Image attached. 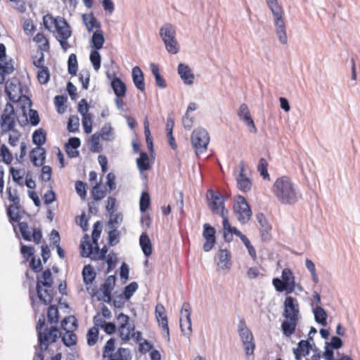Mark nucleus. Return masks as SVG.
<instances>
[{"label": "nucleus", "mask_w": 360, "mask_h": 360, "mask_svg": "<svg viewBox=\"0 0 360 360\" xmlns=\"http://www.w3.org/2000/svg\"><path fill=\"white\" fill-rule=\"evenodd\" d=\"M208 207L214 214L219 212L221 205H224V199L219 191L208 189L206 193Z\"/></svg>", "instance_id": "nucleus-12"}, {"label": "nucleus", "mask_w": 360, "mask_h": 360, "mask_svg": "<svg viewBox=\"0 0 360 360\" xmlns=\"http://www.w3.org/2000/svg\"><path fill=\"white\" fill-rule=\"evenodd\" d=\"M104 42L105 38L103 31L101 30L94 31L90 39L91 46L93 50H100L102 49Z\"/></svg>", "instance_id": "nucleus-29"}, {"label": "nucleus", "mask_w": 360, "mask_h": 360, "mask_svg": "<svg viewBox=\"0 0 360 360\" xmlns=\"http://www.w3.org/2000/svg\"><path fill=\"white\" fill-rule=\"evenodd\" d=\"M266 2L273 14L276 33L278 40L282 44H286L288 43V37L283 19V9L278 4V0H266Z\"/></svg>", "instance_id": "nucleus-2"}, {"label": "nucleus", "mask_w": 360, "mask_h": 360, "mask_svg": "<svg viewBox=\"0 0 360 360\" xmlns=\"http://www.w3.org/2000/svg\"><path fill=\"white\" fill-rule=\"evenodd\" d=\"M272 227L270 224L259 228L260 236L264 242H269L271 239Z\"/></svg>", "instance_id": "nucleus-61"}, {"label": "nucleus", "mask_w": 360, "mask_h": 360, "mask_svg": "<svg viewBox=\"0 0 360 360\" xmlns=\"http://www.w3.org/2000/svg\"><path fill=\"white\" fill-rule=\"evenodd\" d=\"M59 22L60 23H58L55 27L58 32V35L56 37V39H62L63 33H69L70 36H71V27L67 20L63 17H59Z\"/></svg>", "instance_id": "nucleus-34"}, {"label": "nucleus", "mask_w": 360, "mask_h": 360, "mask_svg": "<svg viewBox=\"0 0 360 360\" xmlns=\"http://www.w3.org/2000/svg\"><path fill=\"white\" fill-rule=\"evenodd\" d=\"M267 167L268 162L264 158H260L257 165V170L259 172L260 176L264 179H269V174L268 173Z\"/></svg>", "instance_id": "nucleus-53"}, {"label": "nucleus", "mask_w": 360, "mask_h": 360, "mask_svg": "<svg viewBox=\"0 0 360 360\" xmlns=\"http://www.w3.org/2000/svg\"><path fill=\"white\" fill-rule=\"evenodd\" d=\"M115 340L114 338H110L103 347V358H108L110 354H112V352L115 350Z\"/></svg>", "instance_id": "nucleus-63"}, {"label": "nucleus", "mask_w": 360, "mask_h": 360, "mask_svg": "<svg viewBox=\"0 0 360 360\" xmlns=\"http://www.w3.org/2000/svg\"><path fill=\"white\" fill-rule=\"evenodd\" d=\"M136 165L141 172L147 171L150 168L149 158L146 152H141L139 157L136 159Z\"/></svg>", "instance_id": "nucleus-41"}, {"label": "nucleus", "mask_w": 360, "mask_h": 360, "mask_svg": "<svg viewBox=\"0 0 360 360\" xmlns=\"http://www.w3.org/2000/svg\"><path fill=\"white\" fill-rule=\"evenodd\" d=\"M15 115L2 113L0 117L1 135L11 132L8 137V143L15 146L21 136V133L15 128Z\"/></svg>", "instance_id": "nucleus-4"}, {"label": "nucleus", "mask_w": 360, "mask_h": 360, "mask_svg": "<svg viewBox=\"0 0 360 360\" xmlns=\"http://www.w3.org/2000/svg\"><path fill=\"white\" fill-rule=\"evenodd\" d=\"M8 200L13 204L7 209V215L11 223L19 222L21 217L19 214V210L21 208L20 205V198L18 195H13L11 188H8Z\"/></svg>", "instance_id": "nucleus-9"}, {"label": "nucleus", "mask_w": 360, "mask_h": 360, "mask_svg": "<svg viewBox=\"0 0 360 360\" xmlns=\"http://www.w3.org/2000/svg\"><path fill=\"white\" fill-rule=\"evenodd\" d=\"M123 221V215L120 212L110 213V218L107 222L108 229H118Z\"/></svg>", "instance_id": "nucleus-39"}, {"label": "nucleus", "mask_w": 360, "mask_h": 360, "mask_svg": "<svg viewBox=\"0 0 360 360\" xmlns=\"http://www.w3.org/2000/svg\"><path fill=\"white\" fill-rule=\"evenodd\" d=\"M24 91L27 92L29 89L16 77H12L6 82L5 92L11 101L13 103L26 102L29 107H31L32 101L27 96L23 95Z\"/></svg>", "instance_id": "nucleus-3"}, {"label": "nucleus", "mask_w": 360, "mask_h": 360, "mask_svg": "<svg viewBox=\"0 0 360 360\" xmlns=\"http://www.w3.org/2000/svg\"><path fill=\"white\" fill-rule=\"evenodd\" d=\"M300 307L297 300L287 296L284 301V316L286 319H299Z\"/></svg>", "instance_id": "nucleus-10"}, {"label": "nucleus", "mask_w": 360, "mask_h": 360, "mask_svg": "<svg viewBox=\"0 0 360 360\" xmlns=\"http://www.w3.org/2000/svg\"><path fill=\"white\" fill-rule=\"evenodd\" d=\"M117 320L119 323L120 337L124 342L129 341V333H124V330L129 325V316L121 312L117 315Z\"/></svg>", "instance_id": "nucleus-24"}, {"label": "nucleus", "mask_w": 360, "mask_h": 360, "mask_svg": "<svg viewBox=\"0 0 360 360\" xmlns=\"http://www.w3.org/2000/svg\"><path fill=\"white\" fill-rule=\"evenodd\" d=\"M210 142L209 134L203 128L195 129L191 135V143L197 154L202 153L207 148Z\"/></svg>", "instance_id": "nucleus-7"}, {"label": "nucleus", "mask_w": 360, "mask_h": 360, "mask_svg": "<svg viewBox=\"0 0 360 360\" xmlns=\"http://www.w3.org/2000/svg\"><path fill=\"white\" fill-rule=\"evenodd\" d=\"M240 171L237 177L238 188L243 192L247 193L251 189L252 183L250 179L244 175V168L243 162L240 164Z\"/></svg>", "instance_id": "nucleus-26"}, {"label": "nucleus", "mask_w": 360, "mask_h": 360, "mask_svg": "<svg viewBox=\"0 0 360 360\" xmlns=\"http://www.w3.org/2000/svg\"><path fill=\"white\" fill-rule=\"evenodd\" d=\"M177 70L179 77L185 84L191 85L193 84L195 75L188 65L184 63H179Z\"/></svg>", "instance_id": "nucleus-22"}, {"label": "nucleus", "mask_w": 360, "mask_h": 360, "mask_svg": "<svg viewBox=\"0 0 360 360\" xmlns=\"http://www.w3.org/2000/svg\"><path fill=\"white\" fill-rule=\"evenodd\" d=\"M272 284L277 292H282L285 291L286 294L292 293L296 286L293 273L288 268L283 269L281 279L279 278H274Z\"/></svg>", "instance_id": "nucleus-5"}, {"label": "nucleus", "mask_w": 360, "mask_h": 360, "mask_svg": "<svg viewBox=\"0 0 360 360\" xmlns=\"http://www.w3.org/2000/svg\"><path fill=\"white\" fill-rule=\"evenodd\" d=\"M82 20L86 25L88 32H91L94 28H96V30H101V23L95 18L92 13L83 14Z\"/></svg>", "instance_id": "nucleus-28"}, {"label": "nucleus", "mask_w": 360, "mask_h": 360, "mask_svg": "<svg viewBox=\"0 0 360 360\" xmlns=\"http://www.w3.org/2000/svg\"><path fill=\"white\" fill-rule=\"evenodd\" d=\"M89 105L86 99L82 98L78 103V112L82 116L84 120H91V117L88 114Z\"/></svg>", "instance_id": "nucleus-57"}, {"label": "nucleus", "mask_w": 360, "mask_h": 360, "mask_svg": "<svg viewBox=\"0 0 360 360\" xmlns=\"http://www.w3.org/2000/svg\"><path fill=\"white\" fill-rule=\"evenodd\" d=\"M98 333L99 330L97 327H92L88 330L86 337L89 346H93L97 342Z\"/></svg>", "instance_id": "nucleus-54"}, {"label": "nucleus", "mask_w": 360, "mask_h": 360, "mask_svg": "<svg viewBox=\"0 0 360 360\" xmlns=\"http://www.w3.org/2000/svg\"><path fill=\"white\" fill-rule=\"evenodd\" d=\"M15 70V68L12 63V60L9 61H0V84L5 82L6 76L12 74Z\"/></svg>", "instance_id": "nucleus-30"}, {"label": "nucleus", "mask_w": 360, "mask_h": 360, "mask_svg": "<svg viewBox=\"0 0 360 360\" xmlns=\"http://www.w3.org/2000/svg\"><path fill=\"white\" fill-rule=\"evenodd\" d=\"M313 313L314 315L315 321L323 326H326L327 325V313L326 310L321 306H316L313 309Z\"/></svg>", "instance_id": "nucleus-36"}, {"label": "nucleus", "mask_w": 360, "mask_h": 360, "mask_svg": "<svg viewBox=\"0 0 360 360\" xmlns=\"http://www.w3.org/2000/svg\"><path fill=\"white\" fill-rule=\"evenodd\" d=\"M68 73L72 76H75L77 75L78 70V63L77 56L75 53H71L69 56L68 60Z\"/></svg>", "instance_id": "nucleus-45"}, {"label": "nucleus", "mask_w": 360, "mask_h": 360, "mask_svg": "<svg viewBox=\"0 0 360 360\" xmlns=\"http://www.w3.org/2000/svg\"><path fill=\"white\" fill-rule=\"evenodd\" d=\"M42 287L43 286H40L39 293L37 292V297L39 299V300L44 305L50 304L53 300L54 290L52 287L51 288H45V289L44 290V292L46 294V296H44L42 294V291H43Z\"/></svg>", "instance_id": "nucleus-35"}, {"label": "nucleus", "mask_w": 360, "mask_h": 360, "mask_svg": "<svg viewBox=\"0 0 360 360\" xmlns=\"http://www.w3.org/2000/svg\"><path fill=\"white\" fill-rule=\"evenodd\" d=\"M115 282L116 276L115 275L108 276L104 283L101 285L100 290L105 291L106 293H108V291H112L114 289Z\"/></svg>", "instance_id": "nucleus-46"}, {"label": "nucleus", "mask_w": 360, "mask_h": 360, "mask_svg": "<svg viewBox=\"0 0 360 360\" xmlns=\"http://www.w3.org/2000/svg\"><path fill=\"white\" fill-rule=\"evenodd\" d=\"M53 284L52 274L50 269H45L41 275L37 277L36 291L39 293L40 286L51 288Z\"/></svg>", "instance_id": "nucleus-21"}, {"label": "nucleus", "mask_w": 360, "mask_h": 360, "mask_svg": "<svg viewBox=\"0 0 360 360\" xmlns=\"http://www.w3.org/2000/svg\"><path fill=\"white\" fill-rule=\"evenodd\" d=\"M298 319H287L281 323V330L285 337H290L295 332Z\"/></svg>", "instance_id": "nucleus-33"}, {"label": "nucleus", "mask_w": 360, "mask_h": 360, "mask_svg": "<svg viewBox=\"0 0 360 360\" xmlns=\"http://www.w3.org/2000/svg\"><path fill=\"white\" fill-rule=\"evenodd\" d=\"M191 305L184 302L181 310L180 328L184 335L188 337L192 332Z\"/></svg>", "instance_id": "nucleus-8"}, {"label": "nucleus", "mask_w": 360, "mask_h": 360, "mask_svg": "<svg viewBox=\"0 0 360 360\" xmlns=\"http://www.w3.org/2000/svg\"><path fill=\"white\" fill-rule=\"evenodd\" d=\"M132 80L135 86L141 91H144L146 89L144 82V75L139 66L132 68Z\"/></svg>", "instance_id": "nucleus-25"}, {"label": "nucleus", "mask_w": 360, "mask_h": 360, "mask_svg": "<svg viewBox=\"0 0 360 360\" xmlns=\"http://www.w3.org/2000/svg\"><path fill=\"white\" fill-rule=\"evenodd\" d=\"M105 193L106 190L102 189L99 184L96 183V185L93 186L91 195L94 201H99L104 198Z\"/></svg>", "instance_id": "nucleus-58"}, {"label": "nucleus", "mask_w": 360, "mask_h": 360, "mask_svg": "<svg viewBox=\"0 0 360 360\" xmlns=\"http://www.w3.org/2000/svg\"><path fill=\"white\" fill-rule=\"evenodd\" d=\"M106 262L108 264V267L105 273L108 274L115 268L117 262V257L114 252L112 251L108 254Z\"/></svg>", "instance_id": "nucleus-62"}, {"label": "nucleus", "mask_w": 360, "mask_h": 360, "mask_svg": "<svg viewBox=\"0 0 360 360\" xmlns=\"http://www.w3.org/2000/svg\"><path fill=\"white\" fill-rule=\"evenodd\" d=\"M67 101V97L64 96L58 95L54 98V103L56 108V110L59 114H62L65 112L66 106L65 103Z\"/></svg>", "instance_id": "nucleus-55"}, {"label": "nucleus", "mask_w": 360, "mask_h": 360, "mask_svg": "<svg viewBox=\"0 0 360 360\" xmlns=\"http://www.w3.org/2000/svg\"><path fill=\"white\" fill-rule=\"evenodd\" d=\"M96 274L90 264L85 265L82 269V277L84 284L89 285L96 278Z\"/></svg>", "instance_id": "nucleus-37"}, {"label": "nucleus", "mask_w": 360, "mask_h": 360, "mask_svg": "<svg viewBox=\"0 0 360 360\" xmlns=\"http://www.w3.org/2000/svg\"><path fill=\"white\" fill-rule=\"evenodd\" d=\"M20 253L22 254V257L24 258L23 262H27L30 261L32 257H35L34 256V248L32 246L21 244Z\"/></svg>", "instance_id": "nucleus-50"}, {"label": "nucleus", "mask_w": 360, "mask_h": 360, "mask_svg": "<svg viewBox=\"0 0 360 360\" xmlns=\"http://www.w3.org/2000/svg\"><path fill=\"white\" fill-rule=\"evenodd\" d=\"M160 36L163 41L169 40L176 37V30L173 25L171 23L164 24L160 29Z\"/></svg>", "instance_id": "nucleus-27"}, {"label": "nucleus", "mask_w": 360, "mask_h": 360, "mask_svg": "<svg viewBox=\"0 0 360 360\" xmlns=\"http://www.w3.org/2000/svg\"><path fill=\"white\" fill-rule=\"evenodd\" d=\"M32 143L37 147H41L46 141V133L43 129H36L32 134Z\"/></svg>", "instance_id": "nucleus-40"}, {"label": "nucleus", "mask_w": 360, "mask_h": 360, "mask_svg": "<svg viewBox=\"0 0 360 360\" xmlns=\"http://www.w3.org/2000/svg\"><path fill=\"white\" fill-rule=\"evenodd\" d=\"M273 193L283 205H295L302 194L292 181L285 176L278 178L273 186Z\"/></svg>", "instance_id": "nucleus-1"}, {"label": "nucleus", "mask_w": 360, "mask_h": 360, "mask_svg": "<svg viewBox=\"0 0 360 360\" xmlns=\"http://www.w3.org/2000/svg\"><path fill=\"white\" fill-rule=\"evenodd\" d=\"M165 46L166 50L171 54H176L179 51V44L176 37L172 39V41H163Z\"/></svg>", "instance_id": "nucleus-60"}, {"label": "nucleus", "mask_w": 360, "mask_h": 360, "mask_svg": "<svg viewBox=\"0 0 360 360\" xmlns=\"http://www.w3.org/2000/svg\"><path fill=\"white\" fill-rule=\"evenodd\" d=\"M131 354L129 349L120 347L115 354H110L107 360H131Z\"/></svg>", "instance_id": "nucleus-38"}, {"label": "nucleus", "mask_w": 360, "mask_h": 360, "mask_svg": "<svg viewBox=\"0 0 360 360\" xmlns=\"http://www.w3.org/2000/svg\"><path fill=\"white\" fill-rule=\"evenodd\" d=\"M65 331V334L62 337L63 343L68 347L75 345L77 342V335L72 330Z\"/></svg>", "instance_id": "nucleus-43"}, {"label": "nucleus", "mask_w": 360, "mask_h": 360, "mask_svg": "<svg viewBox=\"0 0 360 360\" xmlns=\"http://www.w3.org/2000/svg\"><path fill=\"white\" fill-rule=\"evenodd\" d=\"M48 321L50 324L57 323L59 319L58 307L56 305H50L47 311Z\"/></svg>", "instance_id": "nucleus-48"}, {"label": "nucleus", "mask_w": 360, "mask_h": 360, "mask_svg": "<svg viewBox=\"0 0 360 360\" xmlns=\"http://www.w3.org/2000/svg\"><path fill=\"white\" fill-rule=\"evenodd\" d=\"M202 237L205 239L203 244V250L205 252L210 251L216 243V230L210 224L203 225Z\"/></svg>", "instance_id": "nucleus-13"}, {"label": "nucleus", "mask_w": 360, "mask_h": 360, "mask_svg": "<svg viewBox=\"0 0 360 360\" xmlns=\"http://www.w3.org/2000/svg\"><path fill=\"white\" fill-rule=\"evenodd\" d=\"M113 129L110 123H106L101 128L100 134L101 139L104 141H111L113 139Z\"/></svg>", "instance_id": "nucleus-47"}, {"label": "nucleus", "mask_w": 360, "mask_h": 360, "mask_svg": "<svg viewBox=\"0 0 360 360\" xmlns=\"http://www.w3.org/2000/svg\"><path fill=\"white\" fill-rule=\"evenodd\" d=\"M238 116L249 128L250 132L253 134L257 133V129L255 124V122L252 118L248 107L245 103H243L240 105L238 111Z\"/></svg>", "instance_id": "nucleus-15"}, {"label": "nucleus", "mask_w": 360, "mask_h": 360, "mask_svg": "<svg viewBox=\"0 0 360 360\" xmlns=\"http://www.w3.org/2000/svg\"><path fill=\"white\" fill-rule=\"evenodd\" d=\"M59 17L60 16L53 18V16L50 13L45 15L43 17V24L45 28L49 32H53L52 27H56L58 23H60Z\"/></svg>", "instance_id": "nucleus-44"}, {"label": "nucleus", "mask_w": 360, "mask_h": 360, "mask_svg": "<svg viewBox=\"0 0 360 360\" xmlns=\"http://www.w3.org/2000/svg\"><path fill=\"white\" fill-rule=\"evenodd\" d=\"M107 77L111 79V87L117 97H124L126 95L127 87L122 79L115 75H111L108 72H106Z\"/></svg>", "instance_id": "nucleus-17"}, {"label": "nucleus", "mask_w": 360, "mask_h": 360, "mask_svg": "<svg viewBox=\"0 0 360 360\" xmlns=\"http://www.w3.org/2000/svg\"><path fill=\"white\" fill-rule=\"evenodd\" d=\"M37 79L40 84H46L50 79L49 70L48 67H41V69L38 71Z\"/></svg>", "instance_id": "nucleus-59"}, {"label": "nucleus", "mask_w": 360, "mask_h": 360, "mask_svg": "<svg viewBox=\"0 0 360 360\" xmlns=\"http://www.w3.org/2000/svg\"><path fill=\"white\" fill-rule=\"evenodd\" d=\"M139 244L146 257H149L152 254V244L149 236L146 232L141 233L139 238Z\"/></svg>", "instance_id": "nucleus-32"}, {"label": "nucleus", "mask_w": 360, "mask_h": 360, "mask_svg": "<svg viewBox=\"0 0 360 360\" xmlns=\"http://www.w3.org/2000/svg\"><path fill=\"white\" fill-rule=\"evenodd\" d=\"M0 156L2 157L3 161L7 165L11 164L13 160V155L5 144H2L0 147Z\"/></svg>", "instance_id": "nucleus-64"}, {"label": "nucleus", "mask_w": 360, "mask_h": 360, "mask_svg": "<svg viewBox=\"0 0 360 360\" xmlns=\"http://www.w3.org/2000/svg\"><path fill=\"white\" fill-rule=\"evenodd\" d=\"M27 103L25 102L24 105L22 106V115L24 117L23 120L18 119V122L21 127L26 126L29 122L30 124L33 127L37 126L40 122V117L39 115V112L37 110L34 109H30L28 115H29V120L27 117V112H26V106L25 104Z\"/></svg>", "instance_id": "nucleus-14"}, {"label": "nucleus", "mask_w": 360, "mask_h": 360, "mask_svg": "<svg viewBox=\"0 0 360 360\" xmlns=\"http://www.w3.org/2000/svg\"><path fill=\"white\" fill-rule=\"evenodd\" d=\"M238 332L241 341L253 340L254 337L251 330L248 328L245 319H240L238 324Z\"/></svg>", "instance_id": "nucleus-31"}, {"label": "nucleus", "mask_w": 360, "mask_h": 360, "mask_svg": "<svg viewBox=\"0 0 360 360\" xmlns=\"http://www.w3.org/2000/svg\"><path fill=\"white\" fill-rule=\"evenodd\" d=\"M138 288L139 285L135 281H133L128 284L127 285H126L122 292L124 300H129L132 297L134 293L137 290Z\"/></svg>", "instance_id": "nucleus-52"}, {"label": "nucleus", "mask_w": 360, "mask_h": 360, "mask_svg": "<svg viewBox=\"0 0 360 360\" xmlns=\"http://www.w3.org/2000/svg\"><path fill=\"white\" fill-rule=\"evenodd\" d=\"M245 352L246 357L248 360H253L255 358L254 352L255 349V339L242 341Z\"/></svg>", "instance_id": "nucleus-42"}, {"label": "nucleus", "mask_w": 360, "mask_h": 360, "mask_svg": "<svg viewBox=\"0 0 360 360\" xmlns=\"http://www.w3.org/2000/svg\"><path fill=\"white\" fill-rule=\"evenodd\" d=\"M150 205V195L147 191H143L139 201L140 212H145Z\"/></svg>", "instance_id": "nucleus-49"}, {"label": "nucleus", "mask_w": 360, "mask_h": 360, "mask_svg": "<svg viewBox=\"0 0 360 360\" xmlns=\"http://www.w3.org/2000/svg\"><path fill=\"white\" fill-rule=\"evenodd\" d=\"M108 233V243L110 246H115L120 242V232L118 229H109Z\"/></svg>", "instance_id": "nucleus-51"}, {"label": "nucleus", "mask_w": 360, "mask_h": 360, "mask_svg": "<svg viewBox=\"0 0 360 360\" xmlns=\"http://www.w3.org/2000/svg\"><path fill=\"white\" fill-rule=\"evenodd\" d=\"M216 257L218 258L217 266L219 269H230L231 266V252L226 249H219L216 254Z\"/></svg>", "instance_id": "nucleus-23"}, {"label": "nucleus", "mask_w": 360, "mask_h": 360, "mask_svg": "<svg viewBox=\"0 0 360 360\" xmlns=\"http://www.w3.org/2000/svg\"><path fill=\"white\" fill-rule=\"evenodd\" d=\"M45 323V318L44 316H41V317H39L36 326V330L38 337V343L39 346L41 347L42 351H46L49 347L48 335H46L44 333H42V328L44 327Z\"/></svg>", "instance_id": "nucleus-18"}, {"label": "nucleus", "mask_w": 360, "mask_h": 360, "mask_svg": "<svg viewBox=\"0 0 360 360\" xmlns=\"http://www.w3.org/2000/svg\"><path fill=\"white\" fill-rule=\"evenodd\" d=\"M94 244L95 245L94 248L90 243V238L88 234H85L83 236V240L80 243V254L82 257H89L93 254L94 250L98 255V252L100 250L98 242Z\"/></svg>", "instance_id": "nucleus-19"}, {"label": "nucleus", "mask_w": 360, "mask_h": 360, "mask_svg": "<svg viewBox=\"0 0 360 360\" xmlns=\"http://www.w3.org/2000/svg\"><path fill=\"white\" fill-rule=\"evenodd\" d=\"M46 150L42 147H36L30 152V158L35 167L42 166L46 160Z\"/></svg>", "instance_id": "nucleus-20"}, {"label": "nucleus", "mask_w": 360, "mask_h": 360, "mask_svg": "<svg viewBox=\"0 0 360 360\" xmlns=\"http://www.w3.org/2000/svg\"><path fill=\"white\" fill-rule=\"evenodd\" d=\"M233 212L241 224H247L252 216V210L244 196L238 195L233 203Z\"/></svg>", "instance_id": "nucleus-6"}, {"label": "nucleus", "mask_w": 360, "mask_h": 360, "mask_svg": "<svg viewBox=\"0 0 360 360\" xmlns=\"http://www.w3.org/2000/svg\"><path fill=\"white\" fill-rule=\"evenodd\" d=\"M89 58L95 70H98L101 68V56L98 50H91Z\"/></svg>", "instance_id": "nucleus-56"}, {"label": "nucleus", "mask_w": 360, "mask_h": 360, "mask_svg": "<svg viewBox=\"0 0 360 360\" xmlns=\"http://www.w3.org/2000/svg\"><path fill=\"white\" fill-rule=\"evenodd\" d=\"M18 227L22 237L27 241H31L32 238L36 244H39L42 238V232L40 229L34 228L32 234L29 231V226L27 222L19 221Z\"/></svg>", "instance_id": "nucleus-11"}, {"label": "nucleus", "mask_w": 360, "mask_h": 360, "mask_svg": "<svg viewBox=\"0 0 360 360\" xmlns=\"http://www.w3.org/2000/svg\"><path fill=\"white\" fill-rule=\"evenodd\" d=\"M155 317L160 325L162 326L163 331L166 333L167 340L169 342V329L168 326V321L167 315L165 314V309L162 304H158L155 307Z\"/></svg>", "instance_id": "nucleus-16"}]
</instances>
